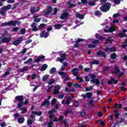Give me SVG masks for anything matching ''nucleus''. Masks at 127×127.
<instances>
[{"label": "nucleus", "instance_id": "1", "mask_svg": "<svg viewBox=\"0 0 127 127\" xmlns=\"http://www.w3.org/2000/svg\"><path fill=\"white\" fill-rule=\"evenodd\" d=\"M23 99L24 97L22 95L17 96L15 97V101L18 103L17 108H20L23 105H27L28 104V100H26L25 102H23Z\"/></svg>", "mask_w": 127, "mask_h": 127}, {"label": "nucleus", "instance_id": "2", "mask_svg": "<svg viewBox=\"0 0 127 127\" xmlns=\"http://www.w3.org/2000/svg\"><path fill=\"white\" fill-rule=\"evenodd\" d=\"M101 3L103 4V5L100 7V9L103 12H106V11H109L110 10V8H111V3L107 2L106 0H100Z\"/></svg>", "mask_w": 127, "mask_h": 127}, {"label": "nucleus", "instance_id": "3", "mask_svg": "<svg viewBox=\"0 0 127 127\" xmlns=\"http://www.w3.org/2000/svg\"><path fill=\"white\" fill-rule=\"evenodd\" d=\"M87 43H92L93 44H87L88 48H95L96 44H98L100 42L98 40H93V39H89L86 41Z\"/></svg>", "mask_w": 127, "mask_h": 127}, {"label": "nucleus", "instance_id": "4", "mask_svg": "<svg viewBox=\"0 0 127 127\" xmlns=\"http://www.w3.org/2000/svg\"><path fill=\"white\" fill-rule=\"evenodd\" d=\"M53 112H55V109L50 110L49 112V114H50L49 118L51 120H53V122H58V121H62V120H63V119L64 118V117L63 116H60V120H58L57 119V118H55V116L52 115V114H53Z\"/></svg>", "mask_w": 127, "mask_h": 127}, {"label": "nucleus", "instance_id": "5", "mask_svg": "<svg viewBox=\"0 0 127 127\" xmlns=\"http://www.w3.org/2000/svg\"><path fill=\"white\" fill-rule=\"evenodd\" d=\"M89 77L90 79H92V80L90 81L92 84H94V83L95 84H96V85H100V80H99V79H94L96 77L95 74H91L89 75Z\"/></svg>", "mask_w": 127, "mask_h": 127}, {"label": "nucleus", "instance_id": "6", "mask_svg": "<svg viewBox=\"0 0 127 127\" xmlns=\"http://www.w3.org/2000/svg\"><path fill=\"white\" fill-rule=\"evenodd\" d=\"M16 24H20V21L16 22V21H11L7 23H2V25L3 26H5V25H12V26H15Z\"/></svg>", "mask_w": 127, "mask_h": 127}, {"label": "nucleus", "instance_id": "7", "mask_svg": "<svg viewBox=\"0 0 127 127\" xmlns=\"http://www.w3.org/2000/svg\"><path fill=\"white\" fill-rule=\"evenodd\" d=\"M59 74L60 75V76H62L64 81H67L68 80V77L65 78L67 76V73L64 72L63 71H59Z\"/></svg>", "mask_w": 127, "mask_h": 127}, {"label": "nucleus", "instance_id": "8", "mask_svg": "<svg viewBox=\"0 0 127 127\" xmlns=\"http://www.w3.org/2000/svg\"><path fill=\"white\" fill-rule=\"evenodd\" d=\"M66 57H67V55L66 54H63L61 57V58H58L57 59V61H60L61 63H62L66 59Z\"/></svg>", "mask_w": 127, "mask_h": 127}, {"label": "nucleus", "instance_id": "9", "mask_svg": "<svg viewBox=\"0 0 127 127\" xmlns=\"http://www.w3.org/2000/svg\"><path fill=\"white\" fill-rule=\"evenodd\" d=\"M23 41V38L20 37L17 40L13 42V44L14 45H18L20 43H21Z\"/></svg>", "mask_w": 127, "mask_h": 127}, {"label": "nucleus", "instance_id": "10", "mask_svg": "<svg viewBox=\"0 0 127 127\" xmlns=\"http://www.w3.org/2000/svg\"><path fill=\"white\" fill-rule=\"evenodd\" d=\"M61 87H60V85H58L55 86V89L53 92L54 95H57V94H59V90H60V88Z\"/></svg>", "mask_w": 127, "mask_h": 127}, {"label": "nucleus", "instance_id": "11", "mask_svg": "<svg viewBox=\"0 0 127 127\" xmlns=\"http://www.w3.org/2000/svg\"><path fill=\"white\" fill-rule=\"evenodd\" d=\"M115 30H116V27L111 26V28L108 29H105L104 32H105V33H108L109 32H113V31H115Z\"/></svg>", "mask_w": 127, "mask_h": 127}, {"label": "nucleus", "instance_id": "12", "mask_svg": "<svg viewBox=\"0 0 127 127\" xmlns=\"http://www.w3.org/2000/svg\"><path fill=\"white\" fill-rule=\"evenodd\" d=\"M49 36V32H45V31H43L40 34L41 37H44V38H47Z\"/></svg>", "mask_w": 127, "mask_h": 127}, {"label": "nucleus", "instance_id": "13", "mask_svg": "<svg viewBox=\"0 0 127 127\" xmlns=\"http://www.w3.org/2000/svg\"><path fill=\"white\" fill-rule=\"evenodd\" d=\"M69 16V13L68 12L63 13L62 15L60 16L61 19H65L66 17Z\"/></svg>", "mask_w": 127, "mask_h": 127}, {"label": "nucleus", "instance_id": "14", "mask_svg": "<svg viewBox=\"0 0 127 127\" xmlns=\"http://www.w3.org/2000/svg\"><path fill=\"white\" fill-rule=\"evenodd\" d=\"M109 51V52H116V48L115 47H112L111 49L109 48H106L105 50V52H108Z\"/></svg>", "mask_w": 127, "mask_h": 127}, {"label": "nucleus", "instance_id": "15", "mask_svg": "<svg viewBox=\"0 0 127 127\" xmlns=\"http://www.w3.org/2000/svg\"><path fill=\"white\" fill-rule=\"evenodd\" d=\"M45 58L44 56H41L38 57V58L35 60V62L38 63V62H40V61H42Z\"/></svg>", "mask_w": 127, "mask_h": 127}, {"label": "nucleus", "instance_id": "16", "mask_svg": "<svg viewBox=\"0 0 127 127\" xmlns=\"http://www.w3.org/2000/svg\"><path fill=\"white\" fill-rule=\"evenodd\" d=\"M31 27L33 28L32 30L33 31H37L38 30V28L36 27V23L33 22L31 25Z\"/></svg>", "mask_w": 127, "mask_h": 127}, {"label": "nucleus", "instance_id": "17", "mask_svg": "<svg viewBox=\"0 0 127 127\" xmlns=\"http://www.w3.org/2000/svg\"><path fill=\"white\" fill-rule=\"evenodd\" d=\"M36 77H37L36 74L33 73L32 74V75H28L27 76V80H29V79L31 78L32 80H34V79H35Z\"/></svg>", "mask_w": 127, "mask_h": 127}, {"label": "nucleus", "instance_id": "18", "mask_svg": "<svg viewBox=\"0 0 127 127\" xmlns=\"http://www.w3.org/2000/svg\"><path fill=\"white\" fill-rule=\"evenodd\" d=\"M115 69L116 71V74L118 75V76H122L123 75V73H121L120 70H119V67L117 66H115Z\"/></svg>", "mask_w": 127, "mask_h": 127}, {"label": "nucleus", "instance_id": "19", "mask_svg": "<svg viewBox=\"0 0 127 127\" xmlns=\"http://www.w3.org/2000/svg\"><path fill=\"white\" fill-rule=\"evenodd\" d=\"M11 8V4H8L7 6H5L1 8V9H3V10H9Z\"/></svg>", "mask_w": 127, "mask_h": 127}, {"label": "nucleus", "instance_id": "20", "mask_svg": "<svg viewBox=\"0 0 127 127\" xmlns=\"http://www.w3.org/2000/svg\"><path fill=\"white\" fill-rule=\"evenodd\" d=\"M79 72V70L77 68H74L72 70L71 72L73 75L74 76H77V74H78V72Z\"/></svg>", "mask_w": 127, "mask_h": 127}, {"label": "nucleus", "instance_id": "21", "mask_svg": "<svg viewBox=\"0 0 127 127\" xmlns=\"http://www.w3.org/2000/svg\"><path fill=\"white\" fill-rule=\"evenodd\" d=\"M95 38L98 39V40H104L105 39L104 37L101 36V35L99 34H95Z\"/></svg>", "mask_w": 127, "mask_h": 127}, {"label": "nucleus", "instance_id": "22", "mask_svg": "<svg viewBox=\"0 0 127 127\" xmlns=\"http://www.w3.org/2000/svg\"><path fill=\"white\" fill-rule=\"evenodd\" d=\"M97 56H98L99 57H105L106 54L102 52V51H100L97 53Z\"/></svg>", "mask_w": 127, "mask_h": 127}, {"label": "nucleus", "instance_id": "23", "mask_svg": "<svg viewBox=\"0 0 127 127\" xmlns=\"http://www.w3.org/2000/svg\"><path fill=\"white\" fill-rule=\"evenodd\" d=\"M10 41V37L3 38L1 40L2 42H3L4 43L9 42Z\"/></svg>", "mask_w": 127, "mask_h": 127}, {"label": "nucleus", "instance_id": "24", "mask_svg": "<svg viewBox=\"0 0 127 127\" xmlns=\"http://www.w3.org/2000/svg\"><path fill=\"white\" fill-rule=\"evenodd\" d=\"M118 80H115L114 78H112L111 80L108 81V84H109V85L110 84H112V83H113V84H117L118 83Z\"/></svg>", "mask_w": 127, "mask_h": 127}, {"label": "nucleus", "instance_id": "25", "mask_svg": "<svg viewBox=\"0 0 127 127\" xmlns=\"http://www.w3.org/2000/svg\"><path fill=\"white\" fill-rule=\"evenodd\" d=\"M51 11H52V7H51V6H49L48 7V10L45 12V15H48V14H49Z\"/></svg>", "mask_w": 127, "mask_h": 127}, {"label": "nucleus", "instance_id": "26", "mask_svg": "<svg viewBox=\"0 0 127 127\" xmlns=\"http://www.w3.org/2000/svg\"><path fill=\"white\" fill-rule=\"evenodd\" d=\"M123 31V33L119 34L120 37H127V35H126L125 33L127 32V30L126 29H124Z\"/></svg>", "mask_w": 127, "mask_h": 127}, {"label": "nucleus", "instance_id": "27", "mask_svg": "<svg viewBox=\"0 0 127 127\" xmlns=\"http://www.w3.org/2000/svg\"><path fill=\"white\" fill-rule=\"evenodd\" d=\"M81 41H83V39H78L76 41H75V44L74 45L75 47H79V42H81Z\"/></svg>", "mask_w": 127, "mask_h": 127}, {"label": "nucleus", "instance_id": "28", "mask_svg": "<svg viewBox=\"0 0 127 127\" xmlns=\"http://www.w3.org/2000/svg\"><path fill=\"white\" fill-rule=\"evenodd\" d=\"M49 101L48 100H45L43 103L42 104V107L45 106V107H48L49 106Z\"/></svg>", "mask_w": 127, "mask_h": 127}, {"label": "nucleus", "instance_id": "29", "mask_svg": "<svg viewBox=\"0 0 127 127\" xmlns=\"http://www.w3.org/2000/svg\"><path fill=\"white\" fill-rule=\"evenodd\" d=\"M47 67H48V65L46 64H44L42 65V68H41V71H45L46 69H47Z\"/></svg>", "mask_w": 127, "mask_h": 127}, {"label": "nucleus", "instance_id": "30", "mask_svg": "<svg viewBox=\"0 0 127 127\" xmlns=\"http://www.w3.org/2000/svg\"><path fill=\"white\" fill-rule=\"evenodd\" d=\"M34 21H35V22H39L41 20L40 18H38V16L37 15L34 16Z\"/></svg>", "mask_w": 127, "mask_h": 127}, {"label": "nucleus", "instance_id": "31", "mask_svg": "<svg viewBox=\"0 0 127 127\" xmlns=\"http://www.w3.org/2000/svg\"><path fill=\"white\" fill-rule=\"evenodd\" d=\"M62 104H63V105H69L70 104V100H63L62 102Z\"/></svg>", "mask_w": 127, "mask_h": 127}, {"label": "nucleus", "instance_id": "32", "mask_svg": "<svg viewBox=\"0 0 127 127\" xmlns=\"http://www.w3.org/2000/svg\"><path fill=\"white\" fill-rule=\"evenodd\" d=\"M49 78V75L47 74L43 76V82H46L47 80H48V78Z\"/></svg>", "mask_w": 127, "mask_h": 127}, {"label": "nucleus", "instance_id": "33", "mask_svg": "<svg viewBox=\"0 0 127 127\" xmlns=\"http://www.w3.org/2000/svg\"><path fill=\"white\" fill-rule=\"evenodd\" d=\"M32 115H36V116H41L42 115V113L41 112H37L36 111H33L32 112Z\"/></svg>", "mask_w": 127, "mask_h": 127}, {"label": "nucleus", "instance_id": "34", "mask_svg": "<svg viewBox=\"0 0 127 127\" xmlns=\"http://www.w3.org/2000/svg\"><path fill=\"white\" fill-rule=\"evenodd\" d=\"M18 122L19 123V124H23V123L24 122V118L21 117L18 119Z\"/></svg>", "mask_w": 127, "mask_h": 127}, {"label": "nucleus", "instance_id": "35", "mask_svg": "<svg viewBox=\"0 0 127 127\" xmlns=\"http://www.w3.org/2000/svg\"><path fill=\"white\" fill-rule=\"evenodd\" d=\"M76 17H77V18H79V19H83L84 17V16L83 14H77L76 15Z\"/></svg>", "mask_w": 127, "mask_h": 127}, {"label": "nucleus", "instance_id": "36", "mask_svg": "<svg viewBox=\"0 0 127 127\" xmlns=\"http://www.w3.org/2000/svg\"><path fill=\"white\" fill-rule=\"evenodd\" d=\"M122 104H115L114 105V109L118 110V109H121Z\"/></svg>", "mask_w": 127, "mask_h": 127}, {"label": "nucleus", "instance_id": "37", "mask_svg": "<svg viewBox=\"0 0 127 127\" xmlns=\"http://www.w3.org/2000/svg\"><path fill=\"white\" fill-rule=\"evenodd\" d=\"M33 61V60L31 58H30L29 59H28L27 61L24 62V64H28L29 63H31V62H32Z\"/></svg>", "mask_w": 127, "mask_h": 127}, {"label": "nucleus", "instance_id": "38", "mask_svg": "<svg viewBox=\"0 0 127 127\" xmlns=\"http://www.w3.org/2000/svg\"><path fill=\"white\" fill-rule=\"evenodd\" d=\"M106 43H113V40L112 39V37H110L107 40H106Z\"/></svg>", "mask_w": 127, "mask_h": 127}, {"label": "nucleus", "instance_id": "39", "mask_svg": "<svg viewBox=\"0 0 127 127\" xmlns=\"http://www.w3.org/2000/svg\"><path fill=\"white\" fill-rule=\"evenodd\" d=\"M55 82V79H52L49 81V82H48V84H49V85H52V84H54Z\"/></svg>", "mask_w": 127, "mask_h": 127}, {"label": "nucleus", "instance_id": "40", "mask_svg": "<svg viewBox=\"0 0 127 127\" xmlns=\"http://www.w3.org/2000/svg\"><path fill=\"white\" fill-rule=\"evenodd\" d=\"M62 26L60 24H56V25H55V28H56V29H60V28H61Z\"/></svg>", "mask_w": 127, "mask_h": 127}, {"label": "nucleus", "instance_id": "41", "mask_svg": "<svg viewBox=\"0 0 127 127\" xmlns=\"http://www.w3.org/2000/svg\"><path fill=\"white\" fill-rule=\"evenodd\" d=\"M73 86L74 87V88H79L80 89H81V88H82V86H81V85L77 83L74 84Z\"/></svg>", "mask_w": 127, "mask_h": 127}, {"label": "nucleus", "instance_id": "42", "mask_svg": "<svg viewBox=\"0 0 127 127\" xmlns=\"http://www.w3.org/2000/svg\"><path fill=\"white\" fill-rule=\"evenodd\" d=\"M6 13V11L3 9H1V11H0V14H1V15H5Z\"/></svg>", "mask_w": 127, "mask_h": 127}, {"label": "nucleus", "instance_id": "43", "mask_svg": "<svg viewBox=\"0 0 127 127\" xmlns=\"http://www.w3.org/2000/svg\"><path fill=\"white\" fill-rule=\"evenodd\" d=\"M114 113H115V118H116V119H118L119 118V113H118V109H116L115 110H114Z\"/></svg>", "mask_w": 127, "mask_h": 127}, {"label": "nucleus", "instance_id": "44", "mask_svg": "<svg viewBox=\"0 0 127 127\" xmlns=\"http://www.w3.org/2000/svg\"><path fill=\"white\" fill-rule=\"evenodd\" d=\"M56 71V68L52 67L50 71V74H53V73H54V72H55Z\"/></svg>", "mask_w": 127, "mask_h": 127}, {"label": "nucleus", "instance_id": "45", "mask_svg": "<svg viewBox=\"0 0 127 127\" xmlns=\"http://www.w3.org/2000/svg\"><path fill=\"white\" fill-rule=\"evenodd\" d=\"M111 59H116L117 58V55L116 53H113L111 55Z\"/></svg>", "mask_w": 127, "mask_h": 127}, {"label": "nucleus", "instance_id": "46", "mask_svg": "<svg viewBox=\"0 0 127 127\" xmlns=\"http://www.w3.org/2000/svg\"><path fill=\"white\" fill-rule=\"evenodd\" d=\"M53 125V122H52V121H51L48 124H46L47 127H52Z\"/></svg>", "mask_w": 127, "mask_h": 127}, {"label": "nucleus", "instance_id": "47", "mask_svg": "<svg viewBox=\"0 0 127 127\" xmlns=\"http://www.w3.org/2000/svg\"><path fill=\"white\" fill-rule=\"evenodd\" d=\"M20 110L22 111V114H24V113H26V112H27V109L25 108H21Z\"/></svg>", "mask_w": 127, "mask_h": 127}, {"label": "nucleus", "instance_id": "48", "mask_svg": "<svg viewBox=\"0 0 127 127\" xmlns=\"http://www.w3.org/2000/svg\"><path fill=\"white\" fill-rule=\"evenodd\" d=\"M72 113V110L71 109H69L67 111H65L64 115L65 116H67L68 114H71Z\"/></svg>", "mask_w": 127, "mask_h": 127}, {"label": "nucleus", "instance_id": "49", "mask_svg": "<svg viewBox=\"0 0 127 127\" xmlns=\"http://www.w3.org/2000/svg\"><path fill=\"white\" fill-rule=\"evenodd\" d=\"M27 70H28V66H24L20 71L21 72H24V71H27Z\"/></svg>", "mask_w": 127, "mask_h": 127}, {"label": "nucleus", "instance_id": "50", "mask_svg": "<svg viewBox=\"0 0 127 127\" xmlns=\"http://www.w3.org/2000/svg\"><path fill=\"white\" fill-rule=\"evenodd\" d=\"M100 63V62H99V61L97 60H94L92 62L91 64H98Z\"/></svg>", "mask_w": 127, "mask_h": 127}, {"label": "nucleus", "instance_id": "51", "mask_svg": "<svg viewBox=\"0 0 127 127\" xmlns=\"http://www.w3.org/2000/svg\"><path fill=\"white\" fill-rule=\"evenodd\" d=\"M86 92H88V91H91V90H93V87L90 86L89 87H86L85 89Z\"/></svg>", "mask_w": 127, "mask_h": 127}, {"label": "nucleus", "instance_id": "52", "mask_svg": "<svg viewBox=\"0 0 127 127\" xmlns=\"http://www.w3.org/2000/svg\"><path fill=\"white\" fill-rule=\"evenodd\" d=\"M31 13H34L35 12V7H32L31 8Z\"/></svg>", "mask_w": 127, "mask_h": 127}, {"label": "nucleus", "instance_id": "53", "mask_svg": "<svg viewBox=\"0 0 127 127\" xmlns=\"http://www.w3.org/2000/svg\"><path fill=\"white\" fill-rule=\"evenodd\" d=\"M92 96V93L89 92L88 93H86V98H88V99H90Z\"/></svg>", "mask_w": 127, "mask_h": 127}, {"label": "nucleus", "instance_id": "54", "mask_svg": "<svg viewBox=\"0 0 127 127\" xmlns=\"http://www.w3.org/2000/svg\"><path fill=\"white\" fill-rule=\"evenodd\" d=\"M119 16H121V14H120L119 13L114 14L113 15V17H114V18H116L117 17H119Z\"/></svg>", "mask_w": 127, "mask_h": 127}, {"label": "nucleus", "instance_id": "55", "mask_svg": "<svg viewBox=\"0 0 127 127\" xmlns=\"http://www.w3.org/2000/svg\"><path fill=\"white\" fill-rule=\"evenodd\" d=\"M20 31L21 32V34H24V33H25V28L21 29Z\"/></svg>", "mask_w": 127, "mask_h": 127}, {"label": "nucleus", "instance_id": "56", "mask_svg": "<svg viewBox=\"0 0 127 127\" xmlns=\"http://www.w3.org/2000/svg\"><path fill=\"white\" fill-rule=\"evenodd\" d=\"M32 123H33V122L31 119H29L27 121V125H28L29 126H30V125H31Z\"/></svg>", "mask_w": 127, "mask_h": 127}, {"label": "nucleus", "instance_id": "57", "mask_svg": "<svg viewBox=\"0 0 127 127\" xmlns=\"http://www.w3.org/2000/svg\"><path fill=\"white\" fill-rule=\"evenodd\" d=\"M45 24H41L39 26V29H42V28H43V27H45Z\"/></svg>", "mask_w": 127, "mask_h": 127}, {"label": "nucleus", "instance_id": "58", "mask_svg": "<svg viewBox=\"0 0 127 127\" xmlns=\"http://www.w3.org/2000/svg\"><path fill=\"white\" fill-rule=\"evenodd\" d=\"M114 1L117 4H120L121 3V0H114Z\"/></svg>", "mask_w": 127, "mask_h": 127}, {"label": "nucleus", "instance_id": "59", "mask_svg": "<svg viewBox=\"0 0 127 127\" xmlns=\"http://www.w3.org/2000/svg\"><path fill=\"white\" fill-rule=\"evenodd\" d=\"M127 40H126L125 41L124 45H122V47H123V48H125V47H127Z\"/></svg>", "mask_w": 127, "mask_h": 127}, {"label": "nucleus", "instance_id": "60", "mask_svg": "<svg viewBox=\"0 0 127 127\" xmlns=\"http://www.w3.org/2000/svg\"><path fill=\"white\" fill-rule=\"evenodd\" d=\"M55 103H56V99L54 98L52 100L51 104L52 105H55Z\"/></svg>", "mask_w": 127, "mask_h": 127}, {"label": "nucleus", "instance_id": "61", "mask_svg": "<svg viewBox=\"0 0 127 127\" xmlns=\"http://www.w3.org/2000/svg\"><path fill=\"white\" fill-rule=\"evenodd\" d=\"M73 106L74 107H78V106H79V103L78 102H75L73 103Z\"/></svg>", "mask_w": 127, "mask_h": 127}, {"label": "nucleus", "instance_id": "62", "mask_svg": "<svg viewBox=\"0 0 127 127\" xmlns=\"http://www.w3.org/2000/svg\"><path fill=\"white\" fill-rule=\"evenodd\" d=\"M9 75V71H7L5 72V73L4 74V77H5L6 76H8Z\"/></svg>", "mask_w": 127, "mask_h": 127}, {"label": "nucleus", "instance_id": "63", "mask_svg": "<svg viewBox=\"0 0 127 127\" xmlns=\"http://www.w3.org/2000/svg\"><path fill=\"white\" fill-rule=\"evenodd\" d=\"M101 14V12L100 11H96L95 12V15H100Z\"/></svg>", "mask_w": 127, "mask_h": 127}, {"label": "nucleus", "instance_id": "64", "mask_svg": "<svg viewBox=\"0 0 127 127\" xmlns=\"http://www.w3.org/2000/svg\"><path fill=\"white\" fill-rule=\"evenodd\" d=\"M5 126H6V124L5 123H4V122L0 124V127H5Z\"/></svg>", "mask_w": 127, "mask_h": 127}]
</instances>
